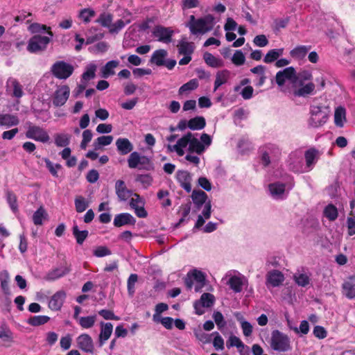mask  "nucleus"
<instances>
[{"instance_id":"nucleus-13","label":"nucleus","mask_w":355,"mask_h":355,"mask_svg":"<svg viewBox=\"0 0 355 355\" xmlns=\"http://www.w3.org/2000/svg\"><path fill=\"white\" fill-rule=\"evenodd\" d=\"M70 89L67 85L58 87L53 95V104L55 107H60L65 104L69 98Z\"/></svg>"},{"instance_id":"nucleus-31","label":"nucleus","mask_w":355,"mask_h":355,"mask_svg":"<svg viewBox=\"0 0 355 355\" xmlns=\"http://www.w3.org/2000/svg\"><path fill=\"white\" fill-rule=\"evenodd\" d=\"M230 77V71L227 69L218 71L216 74L214 82V91H216L219 87L226 83Z\"/></svg>"},{"instance_id":"nucleus-14","label":"nucleus","mask_w":355,"mask_h":355,"mask_svg":"<svg viewBox=\"0 0 355 355\" xmlns=\"http://www.w3.org/2000/svg\"><path fill=\"white\" fill-rule=\"evenodd\" d=\"M132 196L130 206L135 210V214L139 218H146L148 214L144 207V202L137 193H132Z\"/></svg>"},{"instance_id":"nucleus-24","label":"nucleus","mask_w":355,"mask_h":355,"mask_svg":"<svg viewBox=\"0 0 355 355\" xmlns=\"http://www.w3.org/2000/svg\"><path fill=\"white\" fill-rule=\"evenodd\" d=\"M116 146L120 155H125L131 153L133 145L127 138H119L116 141Z\"/></svg>"},{"instance_id":"nucleus-22","label":"nucleus","mask_w":355,"mask_h":355,"mask_svg":"<svg viewBox=\"0 0 355 355\" xmlns=\"http://www.w3.org/2000/svg\"><path fill=\"white\" fill-rule=\"evenodd\" d=\"M19 123L18 116L12 114L0 113V126H4L7 128L16 126Z\"/></svg>"},{"instance_id":"nucleus-34","label":"nucleus","mask_w":355,"mask_h":355,"mask_svg":"<svg viewBox=\"0 0 355 355\" xmlns=\"http://www.w3.org/2000/svg\"><path fill=\"white\" fill-rule=\"evenodd\" d=\"M312 78L313 76L311 71L308 70L301 71L297 74L295 73L294 84L298 86H302L306 81H311Z\"/></svg>"},{"instance_id":"nucleus-3","label":"nucleus","mask_w":355,"mask_h":355,"mask_svg":"<svg viewBox=\"0 0 355 355\" xmlns=\"http://www.w3.org/2000/svg\"><path fill=\"white\" fill-rule=\"evenodd\" d=\"M261 160L263 166L278 161L282 155V150L275 144H268L260 148Z\"/></svg>"},{"instance_id":"nucleus-42","label":"nucleus","mask_w":355,"mask_h":355,"mask_svg":"<svg viewBox=\"0 0 355 355\" xmlns=\"http://www.w3.org/2000/svg\"><path fill=\"white\" fill-rule=\"evenodd\" d=\"M295 282L300 286L305 287L310 284V275L307 273L295 272L293 275Z\"/></svg>"},{"instance_id":"nucleus-61","label":"nucleus","mask_w":355,"mask_h":355,"mask_svg":"<svg viewBox=\"0 0 355 355\" xmlns=\"http://www.w3.org/2000/svg\"><path fill=\"white\" fill-rule=\"evenodd\" d=\"M324 214L329 220L333 221L338 217V211L334 205L330 204L325 207Z\"/></svg>"},{"instance_id":"nucleus-55","label":"nucleus","mask_w":355,"mask_h":355,"mask_svg":"<svg viewBox=\"0 0 355 355\" xmlns=\"http://www.w3.org/2000/svg\"><path fill=\"white\" fill-rule=\"evenodd\" d=\"M185 143L184 139L181 137L178 140L176 144L173 146L168 145V148L170 151H175L179 156H182L184 154Z\"/></svg>"},{"instance_id":"nucleus-39","label":"nucleus","mask_w":355,"mask_h":355,"mask_svg":"<svg viewBox=\"0 0 355 355\" xmlns=\"http://www.w3.org/2000/svg\"><path fill=\"white\" fill-rule=\"evenodd\" d=\"M206 125V121L203 116H196L189 120V128L192 130H200Z\"/></svg>"},{"instance_id":"nucleus-45","label":"nucleus","mask_w":355,"mask_h":355,"mask_svg":"<svg viewBox=\"0 0 355 355\" xmlns=\"http://www.w3.org/2000/svg\"><path fill=\"white\" fill-rule=\"evenodd\" d=\"M178 47L179 53L184 55H191L194 50L193 43L185 41L180 42Z\"/></svg>"},{"instance_id":"nucleus-36","label":"nucleus","mask_w":355,"mask_h":355,"mask_svg":"<svg viewBox=\"0 0 355 355\" xmlns=\"http://www.w3.org/2000/svg\"><path fill=\"white\" fill-rule=\"evenodd\" d=\"M9 282H10V275L7 270H2L0 272V284L1 288L3 291V293L6 295H10V290L9 288Z\"/></svg>"},{"instance_id":"nucleus-27","label":"nucleus","mask_w":355,"mask_h":355,"mask_svg":"<svg viewBox=\"0 0 355 355\" xmlns=\"http://www.w3.org/2000/svg\"><path fill=\"white\" fill-rule=\"evenodd\" d=\"M311 46L299 45L290 51L291 56L295 60H302L304 59Z\"/></svg>"},{"instance_id":"nucleus-52","label":"nucleus","mask_w":355,"mask_h":355,"mask_svg":"<svg viewBox=\"0 0 355 355\" xmlns=\"http://www.w3.org/2000/svg\"><path fill=\"white\" fill-rule=\"evenodd\" d=\"M198 87V81L197 79H191L187 83L182 85L178 91L179 94H183L186 92H189L192 90H194Z\"/></svg>"},{"instance_id":"nucleus-49","label":"nucleus","mask_w":355,"mask_h":355,"mask_svg":"<svg viewBox=\"0 0 355 355\" xmlns=\"http://www.w3.org/2000/svg\"><path fill=\"white\" fill-rule=\"evenodd\" d=\"M50 320V318L46 315H35L28 318V323L33 327L44 324Z\"/></svg>"},{"instance_id":"nucleus-59","label":"nucleus","mask_w":355,"mask_h":355,"mask_svg":"<svg viewBox=\"0 0 355 355\" xmlns=\"http://www.w3.org/2000/svg\"><path fill=\"white\" fill-rule=\"evenodd\" d=\"M73 234L78 244L81 245L88 236L87 230L80 231L77 225L73 227Z\"/></svg>"},{"instance_id":"nucleus-11","label":"nucleus","mask_w":355,"mask_h":355,"mask_svg":"<svg viewBox=\"0 0 355 355\" xmlns=\"http://www.w3.org/2000/svg\"><path fill=\"white\" fill-rule=\"evenodd\" d=\"M152 33L157 41L168 44L172 40L173 31L169 27L158 25L153 28Z\"/></svg>"},{"instance_id":"nucleus-1","label":"nucleus","mask_w":355,"mask_h":355,"mask_svg":"<svg viewBox=\"0 0 355 355\" xmlns=\"http://www.w3.org/2000/svg\"><path fill=\"white\" fill-rule=\"evenodd\" d=\"M215 19L211 15H207L202 17L196 19L194 15L189 16V21L186 26L189 28L190 33L194 35H204L214 28Z\"/></svg>"},{"instance_id":"nucleus-62","label":"nucleus","mask_w":355,"mask_h":355,"mask_svg":"<svg viewBox=\"0 0 355 355\" xmlns=\"http://www.w3.org/2000/svg\"><path fill=\"white\" fill-rule=\"evenodd\" d=\"M234 346L241 349L245 347L239 338L236 336H231L227 341V347L230 348Z\"/></svg>"},{"instance_id":"nucleus-53","label":"nucleus","mask_w":355,"mask_h":355,"mask_svg":"<svg viewBox=\"0 0 355 355\" xmlns=\"http://www.w3.org/2000/svg\"><path fill=\"white\" fill-rule=\"evenodd\" d=\"M191 211V203H187L184 205H182L180 207V213L181 214V218L179 220L178 225H181L185 221H188L189 220V215Z\"/></svg>"},{"instance_id":"nucleus-15","label":"nucleus","mask_w":355,"mask_h":355,"mask_svg":"<svg viewBox=\"0 0 355 355\" xmlns=\"http://www.w3.org/2000/svg\"><path fill=\"white\" fill-rule=\"evenodd\" d=\"M295 77V69L293 67H289L277 73L276 83L278 85L282 86L284 85L286 80H288L294 84Z\"/></svg>"},{"instance_id":"nucleus-21","label":"nucleus","mask_w":355,"mask_h":355,"mask_svg":"<svg viewBox=\"0 0 355 355\" xmlns=\"http://www.w3.org/2000/svg\"><path fill=\"white\" fill-rule=\"evenodd\" d=\"M135 218L129 213H122L115 216L114 225L116 227H121L125 225H135Z\"/></svg>"},{"instance_id":"nucleus-8","label":"nucleus","mask_w":355,"mask_h":355,"mask_svg":"<svg viewBox=\"0 0 355 355\" xmlns=\"http://www.w3.org/2000/svg\"><path fill=\"white\" fill-rule=\"evenodd\" d=\"M51 42V37L35 35L28 40L27 50L32 53H37L46 49Z\"/></svg>"},{"instance_id":"nucleus-50","label":"nucleus","mask_w":355,"mask_h":355,"mask_svg":"<svg viewBox=\"0 0 355 355\" xmlns=\"http://www.w3.org/2000/svg\"><path fill=\"white\" fill-rule=\"evenodd\" d=\"M112 19L113 16L112 14L108 12H103L100 15L96 22L100 24L102 26L110 29L112 25Z\"/></svg>"},{"instance_id":"nucleus-10","label":"nucleus","mask_w":355,"mask_h":355,"mask_svg":"<svg viewBox=\"0 0 355 355\" xmlns=\"http://www.w3.org/2000/svg\"><path fill=\"white\" fill-rule=\"evenodd\" d=\"M26 137L42 143H47L50 139L49 133L46 130L39 125L31 124L28 127Z\"/></svg>"},{"instance_id":"nucleus-54","label":"nucleus","mask_w":355,"mask_h":355,"mask_svg":"<svg viewBox=\"0 0 355 355\" xmlns=\"http://www.w3.org/2000/svg\"><path fill=\"white\" fill-rule=\"evenodd\" d=\"M96 70V65L94 64H89L86 67L85 72L82 75V79L85 82L90 80L95 77V72Z\"/></svg>"},{"instance_id":"nucleus-38","label":"nucleus","mask_w":355,"mask_h":355,"mask_svg":"<svg viewBox=\"0 0 355 355\" xmlns=\"http://www.w3.org/2000/svg\"><path fill=\"white\" fill-rule=\"evenodd\" d=\"M346 121V111L343 107L336 109L334 113V123L337 127L342 128Z\"/></svg>"},{"instance_id":"nucleus-16","label":"nucleus","mask_w":355,"mask_h":355,"mask_svg":"<svg viewBox=\"0 0 355 355\" xmlns=\"http://www.w3.org/2000/svg\"><path fill=\"white\" fill-rule=\"evenodd\" d=\"M66 297L67 293L65 291L62 290L57 291L51 297V300L49 302V308L52 311L60 310Z\"/></svg>"},{"instance_id":"nucleus-40","label":"nucleus","mask_w":355,"mask_h":355,"mask_svg":"<svg viewBox=\"0 0 355 355\" xmlns=\"http://www.w3.org/2000/svg\"><path fill=\"white\" fill-rule=\"evenodd\" d=\"M304 156L307 167L312 168L319 158V151L315 148H311L306 151Z\"/></svg>"},{"instance_id":"nucleus-44","label":"nucleus","mask_w":355,"mask_h":355,"mask_svg":"<svg viewBox=\"0 0 355 355\" xmlns=\"http://www.w3.org/2000/svg\"><path fill=\"white\" fill-rule=\"evenodd\" d=\"M113 141L112 135L101 136L98 137L93 143L94 150H97L102 148V146L110 145Z\"/></svg>"},{"instance_id":"nucleus-12","label":"nucleus","mask_w":355,"mask_h":355,"mask_svg":"<svg viewBox=\"0 0 355 355\" xmlns=\"http://www.w3.org/2000/svg\"><path fill=\"white\" fill-rule=\"evenodd\" d=\"M70 266L65 263L62 266L50 270L44 277V279L47 282H53L67 275L70 272Z\"/></svg>"},{"instance_id":"nucleus-25","label":"nucleus","mask_w":355,"mask_h":355,"mask_svg":"<svg viewBox=\"0 0 355 355\" xmlns=\"http://www.w3.org/2000/svg\"><path fill=\"white\" fill-rule=\"evenodd\" d=\"M6 87L8 90L12 91V95L16 98H21L23 94L22 86L19 81L14 78H9L6 82Z\"/></svg>"},{"instance_id":"nucleus-18","label":"nucleus","mask_w":355,"mask_h":355,"mask_svg":"<svg viewBox=\"0 0 355 355\" xmlns=\"http://www.w3.org/2000/svg\"><path fill=\"white\" fill-rule=\"evenodd\" d=\"M207 195L202 190L194 189L191 194V199L194 205V211H198L200 209L203 205L207 202Z\"/></svg>"},{"instance_id":"nucleus-48","label":"nucleus","mask_w":355,"mask_h":355,"mask_svg":"<svg viewBox=\"0 0 355 355\" xmlns=\"http://www.w3.org/2000/svg\"><path fill=\"white\" fill-rule=\"evenodd\" d=\"M96 320V315H89L85 317H80V318H78V322L82 328L89 329L94 325Z\"/></svg>"},{"instance_id":"nucleus-2","label":"nucleus","mask_w":355,"mask_h":355,"mask_svg":"<svg viewBox=\"0 0 355 355\" xmlns=\"http://www.w3.org/2000/svg\"><path fill=\"white\" fill-rule=\"evenodd\" d=\"M196 135L197 134L189 132L182 137V139L186 141L185 148L189 146L188 150L190 153L201 155L211 144L212 139L207 133L201 135L200 141L196 137Z\"/></svg>"},{"instance_id":"nucleus-26","label":"nucleus","mask_w":355,"mask_h":355,"mask_svg":"<svg viewBox=\"0 0 355 355\" xmlns=\"http://www.w3.org/2000/svg\"><path fill=\"white\" fill-rule=\"evenodd\" d=\"M284 281V277L279 270H273L267 275V283L273 287L279 286Z\"/></svg>"},{"instance_id":"nucleus-47","label":"nucleus","mask_w":355,"mask_h":355,"mask_svg":"<svg viewBox=\"0 0 355 355\" xmlns=\"http://www.w3.org/2000/svg\"><path fill=\"white\" fill-rule=\"evenodd\" d=\"M265 67L263 65H258L254 68H252L250 69V71L254 74H257V76H260V80H259L257 83H256V85L258 87H261L265 83V80L266 79V76L265 75Z\"/></svg>"},{"instance_id":"nucleus-5","label":"nucleus","mask_w":355,"mask_h":355,"mask_svg":"<svg viewBox=\"0 0 355 355\" xmlns=\"http://www.w3.org/2000/svg\"><path fill=\"white\" fill-rule=\"evenodd\" d=\"M270 347L278 352H287L291 349L289 338L279 330H274L272 332Z\"/></svg>"},{"instance_id":"nucleus-51","label":"nucleus","mask_w":355,"mask_h":355,"mask_svg":"<svg viewBox=\"0 0 355 355\" xmlns=\"http://www.w3.org/2000/svg\"><path fill=\"white\" fill-rule=\"evenodd\" d=\"M96 15V12L92 8H84L80 10L78 17L85 24L89 23L91 19Z\"/></svg>"},{"instance_id":"nucleus-19","label":"nucleus","mask_w":355,"mask_h":355,"mask_svg":"<svg viewBox=\"0 0 355 355\" xmlns=\"http://www.w3.org/2000/svg\"><path fill=\"white\" fill-rule=\"evenodd\" d=\"M116 193L121 201L127 200L132 195L131 190L127 189L123 180H117L115 183Z\"/></svg>"},{"instance_id":"nucleus-30","label":"nucleus","mask_w":355,"mask_h":355,"mask_svg":"<svg viewBox=\"0 0 355 355\" xmlns=\"http://www.w3.org/2000/svg\"><path fill=\"white\" fill-rule=\"evenodd\" d=\"M294 91V94L296 96H307L314 94L315 84L312 82H309L306 84H304L302 86Z\"/></svg>"},{"instance_id":"nucleus-23","label":"nucleus","mask_w":355,"mask_h":355,"mask_svg":"<svg viewBox=\"0 0 355 355\" xmlns=\"http://www.w3.org/2000/svg\"><path fill=\"white\" fill-rule=\"evenodd\" d=\"M101 329L99 335V346L101 347L104 345L105 342L112 335L113 331V325L110 322H101Z\"/></svg>"},{"instance_id":"nucleus-4","label":"nucleus","mask_w":355,"mask_h":355,"mask_svg":"<svg viewBox=\"0 0 355 355\" xmlns=\"http://www.w3.org/2000/svg\"><path fill=\"white\" fill-rule=\"evenodd\" d=\"M193 281L196 282L195 291L201 292L202 288L205 286L206 276L204 272L197 269L189 271L184 279L185 285L187 289L191 290L193 285Z\"/></svg>"},{"instance_id":"nucleus-60","label":"nucleus","mask_w":355,"mask_h":355,"mask_svg":"<svg viewBox=\"0 0 355 355\" xmlns=\"http://www.w3.org/2000/svg\"><path fill=\"white\" fill-rule=\"evenodd\" d=\"M198 301L202 304V306L206 308H209L213 306L215 302V297L212 294L205 293L201 295L200 299Z\"/></svg>"},{"instance_id":"nucleus-63","label":"nucleus","mask_w":355,"mask_h":355,"mask_svg":"<svg viewBox=\"0 0 355 355\" xmlns=\"http://www.w3.org/2000/svg\"><path fill=\"white\" fill-rule=\"evenodd\" d=\"M111 254V250L107 247L104 245L98 246L93 251V254L96 257H103L110 255Z\"/></svg>"},{"instance_id":"nucleus-43","label":"nucleus","mask_w":355,"mask_h":355,"mask_svg":"<svg viewBox=\"0 0 355 355\" xmlns=\"http://www.w3.org/2000/svg\"><path fill=\"white\" fill-rule=\"evenodd\" d=\"M28 31L33 33H41L46 31L47 34L52 37L53 36V32L51 31V28L44 24L39 23H33L28 27Z\"/></svg>"},{"instance_id":"nucleus-58","label":"nucleus","mask_w":355,"mask_h":355,"mask_svg":"<svg viewBox=\"0 0 355 355\" xmlns=\"http://www.w3.org/2000/svg\"><path fill=\"white\" fill-rule=\"evenodd\" d=\"M6 199L12 211L17 212L18 211V205L16 195L11 191H7Z\"/></svg>"},{"instance_id":"nucleus-28","label":"nucleus","mask_w":355,"mask_h":355,"mask_svg":"<svg viewBox=\"0 0 355 355\" xmlns=\"http://www.w3.org/2000/svg\"><path fill=\"white\" fill-rule=\"evenodd\" d=\"M119 61L116 60L107 62L101 69L102 77L107 78L108 77L114 75V69L119 66Z\"/></svg>"},{"instance_id":"nucleus-41","label":"nucleus","mask_w":355,"mask_h":355,"mask_svg":"<svg viewBox=\"0 0 355 355\" xmlns=\"http://www.w3.org/2000/svg\"><path fill=\"white\" fill-rule=\"evenodd\" d=\"M284 49H274L270 50L263 58L265 63H272L276 61L280 56L283 55Z\"/></svg>"},{"instance_id":"nucleus-33","label":"nucleus","mask_w":355,"mask_h":355,"mask_svg":"<svg viewBox=\"0 0 355 355\" xmlns=\"http://www.w3.org/2000/svg\"><path fill=\"white\" fill-rule=\"evenodd\" d=\"M167 56V51L164 49L156 50L153 52L150 62L155 64L157 66H163L165 64L164 58Z\"/></svg>"},{"instance_id":"nucleus-37","label":"nucleus","mask_w":355,"mask_h":355,"mask_svg":"<svg viewBox=\"0 0 355 355\" xmlns=\"http://www.w3.org/2000/svg\"><path fill=\"white\" fill-rule=\"evenodd\" d=\"M203 58L206 64L211 67L218 68L222 67L224 65L223 61L218 58L214 56L211 53L206 52Z\"/></svg>"},{"instance_id":"nucleus-64","label":"nucleus","mask_w":355,"mask_h":355,"mask_svg":"<svg viewBox=\"0 0 355 355\" xmlns=\"http://www.w3.org/2000/svg\"><path fill=\"white\" fill-rule=\"evenodd\" d=\"M213 318L218 329L221 331L226 325V322L223 314L219 311H215L213 314Z\"/></svg>"},{"instance_id":"nucleus-56","label":"nucleus","mask_w":355,"mask_h":355,"mask_svg":"<svg viewBox=\"0 0 355 355\" xmlns=\"http://www.w3.org/2000/svg\"><path fill=\"white\" fill-rule=\"evenodd\" d=\"M89 203L82 196H78L75 198V207L78 213H82L88 207Z\"/></svg>"},{"instance_id":"nucleus-6","label":"nucleus","mask_w":355,"mask_h":355,"mask_svg":"<svg viewBox=\"0 0 355 355\" xmlns=\"http://www.w3.org/2000/svg\"><path fill=\"white\" fill-rule=\"evenodd\" d=\"M128 166L130 168L150 171L153 168L150 159L146 156H141L137 152H132L128 159Z\"/></svg>"},{"instance_id":"nucleus-17","label":"nucleus","mask_w":355,"mask_h":355,"mask_svg":"<svg viewBox=\"0 0 355 355\" xmlns=\"http://www.w3.org/2000/svg\"><path fill=\"white\" fill-rule=\"evenodd\" d=\"M78 347L83 351L89 353H94V344L91 336L87 334L80 335L77 339Z\"/></svg>"},{"instance_id":"nucleus-7","label":"nucleus","mask_w":355,"mask_h":355,"mask_svg":"<svg viewBox=\"0 0 355 355\" xmlns=\"http://www.w3.org/2000/svg\"><path fill=\"white\" fill-rule=\"evenodd\" d=\"M72 64L64 61H57L51 67V72L58 79L66 80L73 73Z\"/></svg>"},{"instance_id":"nucleus-35","label":"nucleus","mask_w":355,"mask_h":355,"mask_svg":"<svg viewBox=\"0 0 355 355\" xmlns=\"http://www.w3.org/2000/svg\"><path fill=\"white\" fill-rule=\"evenodd\" d=\"M48 219V214L45 209L40 207L33 215V222L35 225H42L44 220Z\"/></svg>"},{"instance_id":"nucleus-20","label":"nucleus","mask_w":355,"mask_h":355,"mask_svg":"<svg viewBox=\"0 0 355 355\" xmlns=\"http://www.w3.org/2000/svg\"><path fill=\"white\" fill-rule=\"evenodd\" d=\"M177 180L180 186L188 193L191 191V182L192 180L191 174L186 171H178L177 172Z\"/></svg>"},{"instance_id":"nucleus-32","label":"nucleus","mask_w":355,"mask_h":355,"mask_svg":"<svg viewBox=\"0 0 355 355\" xmlns=\"http://www.w3.org/2000/svg\"><path fill=\"white\" fill-rule=\"evenodd\" d=\"M269 191L275 198H282L285 192V184L280 182H275L269 184Z\"/></svg>"},{"instance_id":"nucleus-9","label":"nucleus","mask_w":355,"mask_h":355,"mask_svg":"<svg viewBox=\"0 0 355 355\" xmlns=\"http://www.w3.org/2000/svg\"><path fill=\"white\" fill-rule=\"evenodd\" d=\"M311 117L309 120V124L313 128H318L322 125L327 121V114L323 107L312 105L311 107Z\"/></svg>"},{"instance_id":"nucleus-29","label":"nucleus","mask_w":355,"mask_h":355,"mask_svg":"<svg viewBox=\"0 0 355 355\" xmlns=\"http://www.w3.org/2000/svg\"><path fill=\"white\" fill-rule=\"evenodd\" d=\"M246 283L247 280L244 277L233 276L228 281V284L235 293H240Z\"/></svg>"},{"instance_id":"nucleus-46","label":"nucleus","mask_w":355,"mask_h":355,"mask_svg":"<svg viewBox=\"0 0 355 355\" xmlns=\"http://www.w3.org/2000/svg\"><path fill=\"white\" fill-rule=\"evenodd\" d=\"M0 339L3 342L10 343L14 341L13 333L5 324L0 326Z\"/></svg>"},{"instance_id":"nucleus-57","label":"nucleus","mask_w":355,"mask_h":355,"mask_svg":"<svg viewBox=\"0 0 355 355\" xmlns=\"http://www.w3.org/2000/svg\"><path fill=\"white\" fill-rule=\"evenodd\" d=\"M70 143V136L67 134L55 135V144L58 147H66Z\"/></svg>"}]
</instances>
